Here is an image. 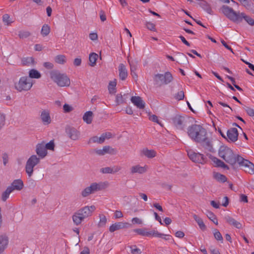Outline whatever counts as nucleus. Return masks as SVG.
Returning a JSON list of instances; mask_svg holds the SVG:
<instances>
[{
  "instance_id": "1",
  "label": "nucleus",
  "mask_w": 254,
  "mask_h": 254,
  "mask_svg": "<svg viewBox=\"0 0 254 254\" xmlns=\"http://www.w3.org/2000/svg\"><path fill=\"white\" fill-rule=\"evenodd\" d=\"M188 134L194 141L202 143L206 139L207 131L201 126L199 125H192L188 128Z\"/></svg>"
},
{
  "instance_id": "2",
  "label": "nucleus",
  "mask_w": 254,
  "mask_h": 254,
  "mask_svg": "<svg viewBox=\"0 0 254 254\" xmlns=\"http://www.w3.org/2000/svg\"><path fill=\"white\" fill-rule=\"evenodd\" d=\"M96 207L94 205L85 206L77 210L72 215V218L74 224L78 226L84 220L92 215Z\"/></svg>"
},
{
  "instance_id": "3",
  "label": "nucleus",
  "mask_w": 254,
  "mask_h": 254,
  "mask_svg": "<svg viewBox=\"0 0 254 254\" xmlns=\"http://www.w3.org/2000/svg\"><path fill=\"white\" fill-rule=\"evenodd\" d=\"M218 154L220 157L232 165L238 162V157L240 156L238 155H235L230 148L225 146H222L220 147Z\"/></svg>"
},
{
  "instance_id": "4",
  "label": "nucleus",
  "mask_w": 254,
  "mask_h": 254,
  "mask_svg": "<svg viewBox=\"0 0 254 254\" xmlns=\"http://www.w3.org/2000/svg\"><path fill=\"white\" fill-rule=\"evenodd\" d=\"M51 78L60 87H68L70 80L66 74L62 73L58 70H52L50 72Z\"/></svg>"
},
{
  "instance_id": "5",
  "label": "nucleus",
  "mask_w": 254,
  "mask_h": 254,
  "mask_svg": "<svg viewBox=\"0 0 254 254\" xmlns=\"http://www.w3.org/2000/svg\"><path fill=\"white\" fill-rule=\"evenodd\" d=\"M109 186L108 182H100L99 183H93L90 186L85 188L81 192V195L85 197L95 192L102 190L106 189Z\"/></svg>"
},
{
  "instance_id": "6",
  "label": "nucleus",
  "mask_w": 254,
  "mask_h": 254,
  "mask_svg": "<svg viewBox=\"0 0 254 254\" xmlns=\"http://www.w3.org/2000/svg\"><path fill=\"white\" fill-rule=\"evenodd\" d=\"M220 10L231 21L236 23L241 22V17H240L241 13L240 12H236L232 8L226 5H222Z\"/></svg>"
},
{
  "instance_id": "7",
  "label": "nucleus",
  "mask_w": 254,
  "mask_h": 254,
  "mask_svg": "<svg viewBox=\"0 0 254 254\" xmlns=\"http://www.w3.org/2000/svg\"><path fill=\"white\" fill-rule=\"evenodd\" d=\"M33 84L31 79L27 76L21 77L18 81L14 84L16 90L19 92L27 91L32 87Z\"/></svg>"
},
{
  "instance_id": "8",
  "label": "nucleus",
  "mask_w": 254,
  "mask_h": 254,
  "mask_svg": "<svg viewBox=\"0 0 254 254\" xmlns=\"http://www.w3.org/2000/svg\"><path fill=\"white\" fill-rule=\"evenodd\" d=\"M153 79L156 85L161 86L171 83L173 80V77L170 72L167 71L164 74H155Z\"/></svg>"
},
{
  "instance_id": "9",
  "label": "nucleus",
  "mask_w": 254,
  "mask_h": 254,
  "mask_svg": "<svg viewBox=\"0 0 254 254\" xmlns=\"http://www.w3.org/2000/svg\"><path fill=\"white\" fill-rule=\"evenodd\" d=\"M40 158L36 155H31L27 160L25 164V172L29 177L33 174L34 168L40 162Z\"/></svg>"
},
{
  "instance_id": "10",
  "label": "nucleus",
  "mask_w": 254,
  "mask_h": 254,
  "mask_svg": "<svg viewBox=\"0 0 254 254\" xmlns=\"http://www.w3.org/2000/svg\"><path fill=\"white\" fill-rule=\"evenodd\" d=\"M238 163L240 166L243 167L244 170L250 174H254V164L241 156L238 157Z\"/></svg>"
},
{
  "instance_id": "11",
  "label": "nucleus",
  "mask_w": 254,
  "mask_h": 254,
  "mask_svg": "<svg viewBox=\"0 0 254 254\" xmlns=\"http://www.w3.org/2000/svg\"><path fill=\"white\" fill-rule=\"evenodd\" d=\"M133 231L139 235L145 237H162L164 235V234L155 230L148 231L146 228L136 229Z\"/></svg>"
},
{
  "instance_id": "12",
  "label": "nucleus",
  "mask_w": 254,
  "mask_h": 254,
  "mask_svg": "<svg viewBox=\"0 0 254 254\" xmlns=\"http://www.w3.org/2000/svg\"><path fill=\"white\" fill-rule=\"evenodd\" d=\"M187 152L189 158L194 162L204 164L206 161V158L202 154L195 152L192 150H190Z\"/></svg>"
},
{
  "instance_id": "13",
  "label": "nucleus",
  "mask_w": 254,
  "mask_h": 254,
  "mask_svg": "<svg viewBox=\"0 0 254 254\" xmlns=\"http://www.w3.org/2000/svg\"><path fill=\"white\" fill-rule=\"evenodd\" d=\"M65 131L68 137L72 140H78L80 137V131L74 127L67 126Z\"/></svg>"
},
{
  "instance_id": "14",
  "label": "nucleus",
  "mask_w": 254,
  "mask_h": 254,
  "mask_svg": "<svg viewBox=\"0 0 254 254\" xmlns=\"http://www.w3.org/2000/svg\"><path fill=\"white\" fill-rule=\"evenodd\" d=\"M173 123L174 126L179 129H183L186 126V119L184 117L176 115L173 119Z\"/></svg>"
},
{
  "instance_id": "15",
  "label": "nucleus",
  "mask_w": 254,
  "mask_h": 254,
  "mask_svg": "<svg viewBox=\"0 0 254 254\" xmlns=\"http://www.w3.org/2000/svg\"><path fill=\"white\" fill-rule=\"evenodd\" d=\"M44 145V141L38 143L36 146L35 152L37 156L40 159L44 158L48 154L47 150Z\"/></svg>"
},
{
  "instance_id": "16",
  "label": "nucleus",
  "mask_w": 254,
  "mask_h": 254,
  "mask_svg": "<svg viewBox=\"0 0 254 254\" xmlns=\"http://www.w3.org/2000/svg\"><path fill=\"white\" fill-rule=\"evenodd\" d=\"M227 136L231 141H236L238 137V132L237 129L235 127L229 129L227 131Z\"/></svg>"
},
{
  "instance_id": "17",
  "label": "nucleus",
  "mask_w": 254,
  "mask_h": 254,
  "mask_svg": "<svg viewBox=\"0 0 254 254\" xmlns=\"http://www.w3.org/2000/svg\"><path fill=\"white\" fill-rule=\"evenodd\" d=\"M130 100L133 104L137 108L143 109L145 107V102L139 96H132Z\"/></svg>"
},
{
  "instance_id": "18",
  "label": "nucleus",
  "mask_w": 254,
  "mask_h": 254,
  "mask_svg": "<svg viewBox=\"0 0 254 254\" xmlns=\"http://www.w3.org/2000/svg\"><path fill=\"white\" fill-rule=\"evenodd\" d=\"M9 243L8 237L5 235L0 236V254H2L7 248Z\"/></svg>"
},
{
  "instance_id": "19",
  "label": "nucleus",
  "mask_w": 254,
  "mask_h": 254,
  "mask_svg": "<svg viewBox=\"0 0 254 254\" xmlns=\"http://www.w3.org/2000/svg\"><path fill=\"white\" fill-rule=\"evenodd\" d=\"M24 187L23 181L21 179L14 180L9 188H11L12 191L14 190H20Z\"/></svg>"
},
{
  "instance_id": "20",
  "label": "nucleus",
  "mask_w": 254,
  "mask_h": 254,
  "mask_svg": "<svg viewBox=\"0 0 254 254\" xmlns=\"http://www.w3.org/2000/svg\"><path fill=\"white\" fill-rule=\"evenodd\" d=\"M127 70L123 64H120L119 65V76L122 80H125L127 77Z\"/></svg>"
},
{
  "instance_id": "21",
  "label": "nucleus",
  "mask_w": 254,
  "mask_h": 254,
  "mask_svg": "<svg viewBox=\"0 0 254 254\" xmlns=\"http://www.w3.org/2000/svg\"><path fill=\"white\" fill-rule=\"evenodd\" d=\"M225 220L229 225L234 226L237 229L242 228V224L230 216H226Z\"/></svg>"
},
{
  "instance_id": "22",
  "label": "nucleus",
  "mask_w": 254,
  "mask_h": 254,
  "mask_svg": "<svg viewBox=\"0 0 254 254\" xmlns=\"http://www.w3.org/2000/svg\"><path fill=\"white\" fill-rule=\"evenodd\" d=\"M130 224L128 223L117 222L112 224L109 228V231L111 232H114L118 230L127 228Z\"/></svg>"
},
{
  "instance_id": "23",
  "label": "nucleus",
  "mask_w": 254,
  "mask_h": 254,
  "mask_svg": "<svg viewBox=\"0 0 254 254\" xmlns=\"http://www.w3.org/2000/svg\"><path fill=\"white\" fill-rule=\"evenodd\" d=\"M41 119L44 125H48L51 123V118L49 111L44 110L41 112Z\"/></svg>"
},
{
  "instance_id": "24",
  "label": "nucleus",
  "mask_w": 254,
  "mask_h": 254,
  "mask_svg": "<svg viewBox=\"0 0 254 254\" xmlns=\"http://www.w3.org/2000/svg\"><path fill=\"white\" fill-rule=\"evenodd\" d=\"M147 167L146 165L143 167L139 165L133 166L130 168V173L132 174L135 173L142 174L147 171Z\"/></svg>"
},
{
  "instance_id": "25",
  "label": "nucleus",
  "mask_w": 254,
  "mask_h": 254,
  "mask_svg": "<svg viewBox=\"0 0 254 254\" xmlns=\"http://www.w3.org/2000/svg\"><path fill=\"white\" fill-rule=\"evenodd\" d=\"M141 155L145 156L148 158H152L156 156V152L153 149L149 150L147 148H143L141 151Z\"/></svg>"
},
{
  "instance_id": "26",
  "label": "nucleus",
  "mask_w": 254,
  "mask_h": 254,
  "mask_svg": "<svg viewBox=\"0 0 254 254\" xmlns=\"http://www.w3.org/2000/svg\"><path fill=\"white\" fill-rule=\"evenodd\" d=\"M107 134H102L101 136L98 137L97 136H93L90 138L89 143H98L101 144L104 142L106 138Z\"/></svg>"
},
{
  "instance_id": "27",
  "label": "nucleus",
  "mask_w": 254,
  "mask_h": 254,
  "mask_svg": "<svg viewBox=\"0 0 254 254\" xmlns=\"http://www.w3.org/2000/svg\"><path fill=\"white\" fill-rule=\"evenodd\" d=\"M211 160L215 164V166L218 167H221L223 169H229V167L228 165L225 164L222 161L219 159L218 158L215 157H211Z\"/></svg>"
},
{
  "instance_id": "28",
  "label": "nucleus",
  "mask_w": 254,
  "mask_h": 254,
  "mask_svg": "<svg viewBox=\"0 0 254 254\" xmlns=\"http://www.w3.org/2000/svg\"><path fill=\"white\" fill-rule=\"evenodd\" d=\"M202 142L203 143V146L205 149L207 150L208 151L214 152L211 141L207 137V135H206V139L205 140H203Z\"/></svg>"
},
{
  "instance_id": "29",
  "label": "nucleus",
  "mask_w": 254,
  "mask_h": 254,
  "mask_svg": "<svg viewBox=\"0 0 254 254\" xmlns=\"http://www.w3.org/2000/svg\"><path fill=\"white\" fill-rule=\"evenodd\" d=\"M93 119V113L92 111L85 112L83 116V120L87 124H90Z\"/></svg>"
},
{
  "instance_id": "30",
  "label": "nucleus",
  "mask_w": 254,
  "mask_h": 254,
  "mask_svg": "<svg viewBox=\"0 0 254 254\" xmlns=\"http://www.w3.org/2000/svg\"><path fill=\"white\" fill-rule=\"evenodd\" d=\"M98 58V54L95 53H92L89 55V65L91 66H94L96 64V61Z\"/></svg>"
},
{
  "instance_id": "31",
  "label": "nucleus",
  "mask_w": 254,
  "mask_h": 254,
  "mask_svg": "<svg viewBox=\"0 0 254 254\" xmlns=\"http://www.w3.org/2000/svg\"><path fill=\"white\" fill-rule=\"evenodd\" d=\"M21 63L23 65H30L35 64L34 59L32 57H25L21 59Z\"/></svg>"
},
{
  "instance_id": "32",
  "label": "nucleus",
  "mask_w": 254,
  "mask_h": 254,
  "mask_svg": "<svg viewBox=\"0 0 254 254\" xmlns=\"http://www.w3.org/2000/svg\"><path fill=\"white\" fill-rule=\"evenodd\" d=\"M41 77V73L35 69H32L29 71V78L39 79Z\"/></svg>"
},
{
  "instance_id": "33",
  "label": "nucleus",
  "mask_w": 254,
  "mask_h": 254,
  "mask_svg": "<svg viewBox=\"0 0 254 254\" xmlns=\"http://www.w3.org/2000/svg\"><path fill=\"white\" fill-rule=\"evenodd\" d=\"M117 85L116 79H114L113 81H111L109 83L108 90L110 94H114L116 93V86Z\"/></svg>"
},
{
  "instance_id": "34",
  "label": "nucleus",
  "mask_w": 254,
  "mask_h": 254,
  "mask_svg": "<svg viewBox=\"0 0 254 254\" xmlns=\"http://www.w3.org/2000/svg\"><path fill=\"white\" fill-rule=\"evenodd\" d=\"M240 17H241V22L243 19H244L251 25H254V20L250 16L245 15L244 13H241Z\"/></svg>"
},
{
  "instance_id": "35",
  "label": "nucleus",
  "mask_w": 254,
  "mask_h": 254,
  "mask_svg": "<svg viewBox=\"0 0 254 254\" xmlns=\"http://www.w3.org/2000/svg\"><path fill=\"white\" fill-rule=\"evenodd\" d=\"M201 7L208 14H212L213 11L210 5L206 1H203L200 4Z\"/></svg>"
},
{
  "instance_id": "36",
  "label": "nucleus",
  "mask_w": 254,
  "mask_h": 254,
  "mask_svg": "<svg viewBox=\"0 0 254 254\" xmlns=\"http://www.w3.org/2000/svg\"><path fill=\"white\" fill-rule=\"evenodd\" d=\"M214 178L218 182L224 183L227 181V178L224 175L221 174L219 173H216L214 174Z\"/></svg>"
},
{
  "instance_id": "37",
  "label": "nucleus",
  "mask_w": 254,
  "mask_h": 254,
  "mask_svg": "<svg viewBox=\"0 0 254 254\" xmlns=\"http://www.w3.org/2000/svg\"><path fill=\"white\" fill-rule=\"evenodd\" d=\"M103 151L105 154H110L114 155L117 153V150L115 148H113L110 146H105L103 147Z\"/></svg>"
},
{
  "instance_id": "38",
  "label": "nucleus",
  "mask_w": 254,
  "mask_h": 254,
  "mask_svg": "<svg viewBox=\"0 0 254 254\" xmlns=\"http://www.w3.org/2000/svg\"><path fill=\"white\" fill-rule=\"evenodd\" d=\"M12 192V190L11 188L8 187L7 188L6 190L2 193L1 199L2 201H5L9 197V194Z\"/></svg>"
},
{
  "instance_id": "39",
  "label": "nucleus",
  "mask_w": 254,
  "mask_h": 254,
  "mask_svg": "<svg viewBox=\"0 0 254 254\" xmlns=\"http://www.w3.org/2000/svg\"><path fill=\"white\" fill-rule=\"evenodd\" d=\"M55 61L59 64H63L66 62V57L64 55H59L55 57Z\"/></svg>"
},
{
  "instance_id": "40",
  "label": "nucleus",
  "mask_w": 254,
  "mask_h": 254,
  "mask_svg": "<svg viewBox=\"0 0 254 254\" xmlns=\"http://www.w3.org/2000/svg\"><path fill=\"white\" fill-rule=\"evenodd\" d=\"M50 32V27L48 24H44L42 27L41 33L43 37L48 35Z\"/></svg>"
},
{
  "instance_id": "41",
  "label": "nucleus",
  "mask_w": 254,
  "mask_h": 254,
  "mask_svg": "<svg viewBox=\"0 0 254 254\" xmlns=\"http://www.w3.org/2000/svg\"><path fill=\"white\" fill-rule=\"evenodd\" d=\"M31 35V33L28 31L21 30L18 32V36L20 39L28 38Z\"/></svg>"
},
{
  "instance_id": "42",
  "label": "nucleus",
  "mask_w": 254,
  "mask_h": 254,
  "mask_svg": "<svg viewBox=\"0 0 254 254\" xmlns=\"http://www.w3.org/2000/svg\"><path fill=\"white\" fill-rule=\"evenodd\" d=\"M208 218L214 224L218 225V220L216 216L211 212L208 211L207 214Z\"/></svg>"
},
{
  "instance_id": "43",
  "label": "nucleus",
  "mask_w": 254,
  "mask_h": 254,
  "mask_svg": "<svg viewBox=\"0 0 254 254\" xmlns=\"http://www.w3.org/2000/svg\"><path fill=\"white\" fill-rule=\"evenodd\" d=\"M213 235L216 240L220 241L222 243L223 242V237L217 229H214L213 230Z\"/></svg>"
},
{
  "instance_id": "44",
  "label": "nucleus",
  "mask_w": 254,
  "mask_h": 254,
  "mask_svg": "<svg viewBox=\"0 0 254 254\" xmlns=\"http://www.w3.org/2000/svg\"><path fill=\"white\" fill-rule=\"evenodd\" d=\"M44 145L46 150H54L55 148V143L53 140H51L49 142L45 143L44 142Z\"/></svg>"
},
{
  "instance_id": "45",
  "label": "nucleus",
  "mask_w": 254,
  "mask_h": 254,
  "mask_svg": "<svg viewBox=\"0 0 254 254\" xmlns=\"http://www.w3.org/2000/svg\"><path fill=\"white\" fill-rule=\"evenodd\" d=\"M128 62L130 65V72L132 73L133 72L135 71V70H136L137 62L133 61H130L129 60H128Z\"/></svg>"
},
{
  "instance_id": "46",
  "label": "nucleus",
  "mask_w": 254,
  "mask_h": 254,
  "mask_svg": "<svg viewBox=\"0 0 254 254\" xmlns=\"http://www.w3.org/2000/svg\"><path fill=\"white\" fill-rule=\"evenodd\" d=\"M145 26L148 29L152 31H156L155 25L151 22H146L145 23Z\"/></svg>"
},
{
  "instance_id": "47",
  "label": "nucleus",
  "mask_w": 254,
  "mask_h": 254,
  "mask_svg": "<svg viewBox=\"0 0 254 254\" xmlns=\"http://www.w3.org/2000/svg\"><path fill=\"white\" fill-rule=\"evenodd\" d=\"M100 221L99 222V226H103L105 225L107 222V218L106 216L104 215H100Z\"/></svg>"
},
{
  "instance_id": "48",
  "label": "nucleus",
  "mask_w": 254,
  "mask_h": 254,
  "mask_svg": "<svg viewBox=\"0 0 254 254\" xmlns=\"http://www.w3.org/2000/svg\"><path fill=\"white\" fill-rule=\"evenodd\" d=\"M5 123V115L0 113V129L4 126Z\"/></svg>"
},
{
  "instance_id": "49",
  "label": "nucleus",
  "mask_w": 254,
  "mask_h": 254,
  "mask_svg": "<svg viewBox=\"0 0 254 254\" xmlns=\"http://www.w3.org/2000/svg\"><path fill=\"white\" fill-rule=\"evenodd\" d=\"M185 95L183 91H180L175 95V98L178 100H182L184 98Z\"/></svg>"
},
{
  "instance_id": "50",
  "label": "nucleus",
  "mask_w": 254,
  "mask_h": 254,
  "mask_svg": "<svg viewBox=\"0 0 254 254\" xmlns=\"http://www.w3.org/2000/svg\"><path fill=\"white\" fill-rule=\"evenodd\" d=\"M131 249V253L132 254H140L141 251L139 249L136 248V246H130Z\"/></svg>"
},
{
  "instance_id": "51",
  "label": "nucleus",
  "mask_w": 254,
  "mask_h": 254,
  "mask_svg": "<svg viewBox=\"0 0 254 254\" xmlns=\"http://www.w3.org/2000/svg\"><path fill=\"white\" fill-rule=\"evenodd\" d=\"M125 100L123 99V96L121 94H118L116 96V103L118 105L124 103Z\"/></svg>"
},
{
  "instance_id": "52",
  "label": "nucleus",
  "mask_w": 254,
  "mask_h": 254,
  "mask_svg": "<svg viewBox=\"0 0 254 254\" xmlns=\"http://www.w3.org/2000/svg\"><path fill=\"white\" fill-rule=\"evenodd\" d=\"M63 109L65 113H69L72 110L73 108L68 104H65L63 106Z\"/></svg>"
},
{
  "instance_id": "53",
  "label": "nucleus",
  "mask_w": 254,
  "mask_h": 254,
  "mask_svg": "<svg viewBox=\"0 0 254 254\" xmlns=\"http://www.w3.org/2000/svg\"><path fill=\"white\" fill-rule=\"evenodd\" d=\"M102 173L104 174H112L111 167H105L101 169Z\"/></svg>"
},
{
  "instance_id": "54",
  "label": "nucleus",
  "mask_w": 254,
  "mask_h": 254,
  "mask_svg": "<svg viewBox=\"0 0 254 254\" xmlns=\"http://www.w3.org/2000/svg\"><path fill=\"white\" fill-rule=\"evenodd\" d=\"M114 217L116 219L122 218L123 217V214L121 211L116 210L114 213Z\"/></svg>"
},
{
  "instance_id": "55",
  "label": "nucleus",
  "mask_w": 254,
  "mask_h": 254,
  "mask_svg": "<svg viewBox=\"0 0 254 254\" xmlns=\"http://www.w3.org/2000/svg\"><path fill=\"white\" fill-rule=\"evenodd\" d=\"M44 66L48 69H51L54 67V64L50 62H45L43 64Z\"/></svg>"
},
{
  "instance_id": "56",
  "label": "nucleus",
  "mask_w": 254,
  "mask_h": 254,
  "mask_svg": "<svg viewBox=\"0 0 254 254\" xmlns=\"http://www.w3.org/2000/svg\"><path fill=\"white\" fill-rule=\"evenodd\" d=\"M149 120L152 122L160 124L157 116L155 115L150 116Z\"/></svg>"
},
{
  "instance_id": "57",
  "label": "nucleus",
  "mask_w": 254,
  "mask_h": 254,
  "mask_svg": "<svg viewBox=\"0 0 254 254\" xmlns=\"http://www.w3.org/2000/svg\"><path fill=\"white\" fill-rule=\"evenodd\" d=\"M246 111L250 116H254V109L249 107H247V109H246Z\"/></svg>"
},
{
  "instance_id": "58",
  "label": "nucleus",
  "mask_w": 254,
  "mask_h": 254,
  "mask_svg": "<svg viewBox=\"0 0 254 254\" xmlns=\"http://www.w3.org/2000/svg\"><path fill=\"white\" fill-rule=\"evenodd\" d=\"M131 221L133 224H141L142 223V221L137 217L133 218Z\"/></svg>"
},
{
  "instance_id": "59",
  "label": "nucleus",
  "mask_w": 254,
  "mask_h": 254,
  "mask_svg": "<svg viewBox=\"0 0 254 254\" xmlns=\"http://www.w3.org/2000/svg\"><path fill=\"white\" fill-rule=\"evenodd\" d=\"M3 21L6 23L7 24H9V16L7 14H5L2 16Z\"/></svg>"
},
{
  "instance_id": "60",
  "label": "nucleus",
  "mask_w": 254,
  "mask_h": 254,
  "mask_svg": "<svg viewBox=\"0 0 254 254\" xmlns=\"http://www.w3.org/2000/svg\"><path fill=\"white\" fill-rule=\"evenodd\" d=\"M241 3L248 9H249L251 6V3L249 0H244Z\"/></svg>"
},
{
  "instance_id": "61",
  "label": "nucleus",
  "mask_w": 254,
  "mask_h": 254,
  "mask_svg": "<svg viewBox=\"0 0 254 254\" xmlns=\"http://www.w3.org/2000/svg\"><path fill=\"white\" fill-rule=\"evenodd\" d=\"M89 38L92 41L96 40L98 39V35L96 33H91L89 34Z\"/></svg>"
},
{
  "instance_id": "62",
  "label": "nucleus",
  "mask_w": 254,
  "mask_h": 254,
  "mask_svg": "<svg viewBox=\"0 0 254 254\" xmlns=\"http://www.w3.org/2000/svg\"><path fill=\"white\" fill-rule=\"evenodd\" d=\"M197 224L198 225L199 228L202 230H204L206 229V226L204 224V223L203 222V220L201 219L200 220V221H198L197 223Z\"/></svg>"
},
{
  "instance_id": "63",
  "label": "nucleus",
  "mask_w": 254,
  "mask_h": 254,
  "mask_svg": "<svg viewBox=\"0 0 254 254\" xmlns=\"http://www.w3.org/2000/svg\"><path fill=\"white\" fill-rule=\"evenodd\" d=\"M81 64V59L80 58H75L73 62V64L75 66H78L80 65Z\"/></svg>"
},
{
  "instance_id": "64",
  "label": "nucleus",
  "mask_w": 254,
  "mask_h": 254,
  "mask_svg": "<svg viewBox=\"0 0 254 254\" xmlns=\"http://www.w3.org/2000/svg\"><path fill=\"white\" fill-rule=\"evenodd\" d=\"M100 18L102 22H104L106 20V16L104 12L102 10H101L100 12Z\"/></svg>"
}]
</instances>
